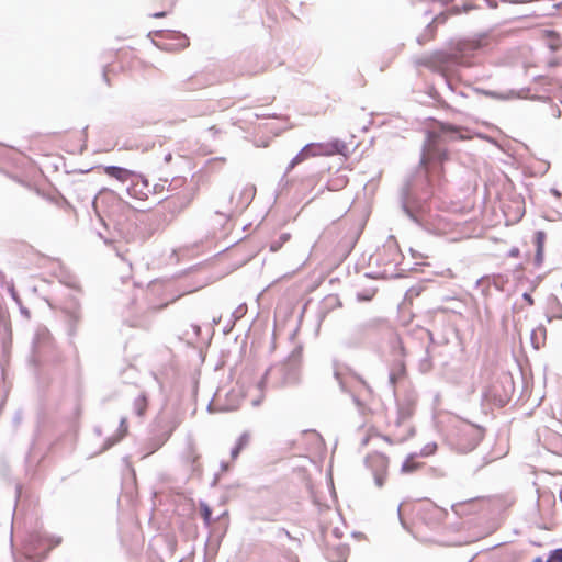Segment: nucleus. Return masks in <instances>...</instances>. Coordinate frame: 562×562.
<instances>
[{
  "instance_id": "obj_1",
  "label": "nucleus",
  "mask_w": 562,
  "mask_h": 562,
  "mask_svg": "<svg viewBox=\"0 0 562 562\" xmlns=\"http://www.w3.org/2000/svg\"><path fill=\"white\" fill-rule=\"evenodd\" d=\"M457 134L456 126L445 123H440V134L428 132L419 165L408 175L401 189L402 210L416 224H422V213L425 212L426 202L443 180V164L449 160L443 136Z\"/></svg>"
},
{
  "instance_id": "obj_2",
  "label": "nucleus",
  "mask_w": 562,
  "mask_h": 562,
  "mask_svg": "<svg viewBox=\"0 0 562 562\" xmlns=\"http://www.w3.org/2000/svg\"><path fill=\"white\" fill-rule=\"evenodd\" d=\"M391 335L392 327L384 317H371L357 323L344 338L342 346L348 349L378 347L382 335Z\"/></svg>"
},
{
  "instance_id": "obj_3",
  "label": "nucleus",
  "mask_w": 562,
  "mask_h": 562,
  "mask_svg": "<svg viewBox=\"0 0 562 562\" xmlns=\"http://www.w3.org/2000/svg\"><path fill=\"white\" fill-rule=\"evenodd\" d=\"M301 357L302 348L295 347L284 361L274 363L266 370L258 382V387L262 391L267 386L279 389L296 384L300 379Z\"/></svg>"
},
{
  "instance_id": "obj_4",
  "label": "nucleus",
  "mask_w": 562,
  "mask_h": 562,
  "mask_svg": "<svg viewBox=\"0 0 562 562\" xmlns=\"http://www.w3.org/2000/svg\"><path fill=\"white\" fill-rule=\"evenodd\" d=\"M417 66H424L435 72L443 76L446 83L451 88L447 79L448 72L456 71L459 67H469L471 64L461 53H448L445 50H436L431 54H426L416 60Z\"/></svg>"
},
{
  "instance_id": "obj_5",
  "label": "nucleus",
  "mask_w": 562,
  "mask_h": 562,
  "mask_svg": "<svg viewBox=\"0 0 562 562\" xmlns=\"http://www.w3.org/2000/svg\"><path fill=\"white\" fill-rule=\"evenodd\" d=\"M178 189H181V191L164 199V201H166L168 212L173 216L179 215L190 206L198 195L200 188L199 183H194L192 186L188 184L187 178L184 177H173L169 182L167 190L173 192Z\"/></svg>"
},
{
  "instance_id": "obj_6",
  "label": "nucleus",
  "mask_w": 562,
  "mask_h": 562,
  "mask_svg": "<svg viewBox=\"0 0 562 562\" xmlns=\"http://www.w3.org/2000/svg\"><path fill=\"white\" fill-rule=\"evenodd\" d=\"M61 542V538H49L41 531L29 533L23 543V560L15 562H42L49 551Z\"/></svg>"
},
{
  "instance_id": "obj_7",
  "label": "nucleus",
  "mask_w": 562,
  "mask_h": 562,
  "mask_svg": "<svg viewBox=\"0 0 562 562\" xmlns=\"http://www.w3.org/2000/svg\"><path fill=\"white\" fill-rule=\"evenodd\" d=\"M484 437V429L471 423H460L448 438L450 447L459 453H468L476 448Z\"/></svg>"
},
{
  "instance_id": "obj_8",
  "label": "nucleus",
  "mask_w": 562,
  "mask_h": 562,
  "mask_svg": "<svg viewBox=\"0 0 562 562\" xmlns=\"http://www.w3.org/2000/svg\"><path fill=\"white\" fill-rule=\"evenodd\" d=\"M333 369H334V378L337 381V383L340 387V391L344 393L350 394L355 405L358 408H361L363 406V403L356 394H353L351 392V390L349 389L348 382H349V378H355L359 382H361L367 389H369L367 383L360 376H358L350 368H348L347 366H342V364L338 363L337 361H334Z\"/></svg>"
},
{
  "instance_id": "obj_9",
  "label": "nucleus",
  "mask_w": 562,
  "mask_h": 562,
  "mask_svg": "<svg viewBox=\"0 0 562 562\" xmlns=\"http://www.w3.org/2000/svg\"><path fill=\"white\" fill-rule=\"evenodd\" d=\"M366 467L371 470L374 483L378 487H382L384 485V480L389 467V459L386 456L374 452L368 454L364 459Z\"/></svg>"
},
{
  "instance_id": "obj_10",
  "label": "nucleus",
  "mask_w": 562,
  "mask_h": 562,
  "mask_svg": "<svg viewBox=\"0 0 562 562\" xmlns=\"http://www.w3.org/2000/svg\"><path fill=\"white\" fill-rule=\"evenodd\" d=\"M52 345L53 342L48 330L45 328L38 330L32 342V355L29 360L30 363L37 367L47 351L52 348Z\"/></svg>"
},
{
  "instance_id": "obj_11",
  "label": "nucleus",
  "mask_w": 562,
  "mask_h": 562,
  "mask_svg": "<svg viewBox=\"0 0 562 562\" xmlns=\"http://www.w3.org/2000/svg\"><path fill=\"white\" fill-rule=\"evenodd\" d=\"M513 389L512 378L505 375L502 381L495 382L491 389L485 392V397L493 400L495 404L504 406L509 401V391Z\"/></svg>"
},
{
  "instance_id": "obj_12",
  "label": "nucleus",
  "mask_w": 562,
  "mask_h": 562,
  "mask_svg": "<svg viewBox=\"0 0 562 562\" xmlns=\"http://www.w3.org/2000/svg\"><path fill=\"white\" fill-rule=\"evenodd\" d=\"M63 310L67 316L68 335L75 336L78 325L82 319L80 303L76 297L71 296L65 302Z\"/></svg>"
},
{
  "instance_id": "obj_13",
  "label": "nucleus",
  "mask_w": 562,
  "mask_h": 562,
  "mask_svg": "<svg viewBox=\"0 0 562 562\" xmlns=\"http://www.w3.org/2000/svg\"><path fill=\"white\" fill-rule=\"evenodd\" d=\"M150 191L151 189L148 180L140 173H138L136 178L131 182V186L126 188V192L131 198L140 201L147 199Z\"/></svg>"
},
{
  "instance_id": "obj_14",
  "label": "nucleus",
  "mask_w": 562,
  "mask_h": 562,
  "mask_svg": "<svg viewBox=\"0 0 562 562\" xmlns=\"http://www.w3.org/2000/svg\"><path fill=\"white\" fill-rule=\"evenodd\" d=\"M110 202L111 203L121 202L120 196L113 190H110V189H102L99 192V194L94 196V199L92 201V206L105 229H108V225L104 222V218L101 216L99 207H100V204H105V203H110Z\"/></svg>"
},
{
  "instance_id": "obj_15",
  "label": "nucleus",
  "mask_w": 562,
  "mask_h": 562,
  "mask_svg": "<svg viewBox=\"0 0 562 562\" xmlns=\"http://www.w3.org/2000/svg\"><path fill=\"white\" fill-rule=\"evenodd\" d=\"M321 145L318 143L306 144L290 161L286 172H290L296 165L303 162L308 157L321 156L318 153Z\"/></svg>"
},
{
  "instance_id": "obj_16",
  "label": "nucleus",
  "mask_w": 562,
  "mask_h": 562,
  "mask_svg": "<svg viewBox=\"0 0 562 562\" xmlns=\"http://www.w3.org/2000/svg\"><path fill=\"white\" fill-rule=\"evenodd\" d=\"M446 22V15L443 13L438 14L432 19L431 22H429L424 32L417 36V43L419 45H425L429 41H431L435 37L436 31H437V24L438 23H445Z\"/></svg>"
},
{
  "instance_id": "obj_17",
  "label": "nucleus",
  "mask_w": 562,
  "mask_h": 562,
  "mask_svg": "<svg viewBox=\"0 0 562 562\" xmlns=\"http://www.w3.org/2000/svg\"><path fill=\"white\" fill-rule=\"evenodd\" d=\"M105 173L121 182L133 181L138 175L135 171L120 167V166H106L104 168Z\"/></svg>"
},
{
  "instance_id": "obj_18",
  "label": "nucleus",
  "mask_w": 562,
  "mask_h": 562,
  "mask_svg": "<svg viewBox=\"0 0 562 562\" xmlns=\"http://www.w3.org/2000/svg\"><path fill=\"white\" fill-rule=\"evenodd\" d=\"M406 368L403 359H394L389 373V385L394 391L396 383L405 375Z\"/></svg>"
},
{
  "instance_id": "obj_19",
  "label": "nucleus",
  "mask_w": 562,
  "mask_h": 562,
  "mask_svg": "<svg viewBox=\"0 0 562 562\" xmlns=\"http://www.w3.org/2000/svg\"><path fill=\"white\" fill-rule=\"evenodd\" d=\"M383 251L387 254V259H385L387 263H398L401 258V250L396 239L393 236H390L387 241L383 245Z\"/></svg>"
},
{
  "instance_id": "obj_20",
  "label": "nucleus",
  "mask_w": 562,
  "mask_h": 562,
  "mask_svg": "<svg viewBox=\"0 0 562 562\" xmlns=\"http://www.w3.org/2000/svg\"><path fill=\"white\" fill-rule=\"evenodd\" d=\"M349 554V546L346 543H339L333 548H328L326 558L330 562H346Z\"/></svg>"
},
{
  "instance_id": "obj_21",
  "label": "nucleus",
  "mask_w": 562,
  "mask_h": 562,
  "mask_svg": "<svg viewBox=\"0 0 562 562\" xmlns=\"http://www.w3.org/2000/svg\"><path fill=\"white\" fill-rule=\"evenodd\" d=\"M381 339H387L395 359L404 358L405 348L403 346L402 339L394 333L393 329L391 335H382Z\"/></svg>"
},
{
  "instance_id": "obj_22",
  "label": "nucleus",
  "mask_w": 562,
  "mask_h": 562,
  "mask_svg": "<svg viewBox=\"0 0 562 562\" xmlns=\"http://www.w3.org/2000/svg\"><path fill=\"white\" fill-rule=\"evenodd\" d=\"M321 145L318 153L322 155L342 154L347 148L346 144L340 139H334L329 143H318Z\"/></svg>"
},
{
  "instance_id": "obj_23",
  "label": "nucleus",
  "mask_w": 562,
  "mask_h": 562,
  "mask_svg": "<svg viewBox=\"0 0 562 562\" xmlns=\"http://www.w3.org/2000/svg\"><path fill=\"white\" fill-rule=\"evenodd\" d=\"M533 241L536 245L535 265L539 267L543 261L546 233L543 231H537L535 233Z\"/></svg>"
},
{
  "instance_id": "obj_24",
  "label": "nucleus",
  "mask_w": 562,
  "mask_h": 562,
  "mask_svg": "<svg viewBox=\"0 0 562 562\" xmlns=\"http://www.w3.org/2000/svg\"><path fill=\"white\" fill-rule=\"evenodd\" d=\"M148 406V397L145 392H142L133 402V412L136 416L143 417Z\"/></svg>"
},
{
  "instance_id": "obj_25",
  "label": "nucleus",
  "mask_w": 562,
  "mask_h": 562,
  "mask_svg": "<svg viewBox=\"0 0 562 562\" xmlns=\"http://www.w3.org/2000/svg\"><path fill=\"white\" fill-rule=\"evenodd\" d=\"M250 435L248 432H243L236 440L234 447L231 449L232 459H236L239 453L249 445Z\"/></svg>"
},
{
  "instance_id": "obj_26",
  "label": "nucleus",
  "mask_w": 562,
  "mask_h": 562,
  "mask_svg": "<svg viewBox=\"0 0 562 562\" xmlns=\"http://www.w3.org/2000/svg\"><path fill=\"white\" fill-rule=\"evenodd\" d=\"M544 36L547 40L548 48L552 53L558 52L561 47V40H560L559 34L553 30H547V31H544Z\"/></svg>"
},
{
  "instance_id": "obj_27",
  "label": "nucleus",
  "mask_w": 562,
  "mask_h": 562,
  "mask_svg": "<svg viewBox=\"0 0 562 562\" xmlns=\"http://www.w3.org/2000/svg\"><path fill=\"white\" fill-rule=\"evenodd\" d=\"M476 91L482 93V94H485V95H487L490 98L497 99V100H508V99H514V98H519L520 97V93L515 91V90H508L506 93H499V92H496V91L480 90V89H476Z\"/></svg>"
},
{
  "instance_id": "obj_28",
  "label": "nucleus",
  "mask_w": 562,
  "mask_h": 562,
  "mask_svg": "<svg viewBox=\"0 0 562 562\" xmlns=\"http://www.w3.org/2000/svg\"><path fill=\"white\" fill-rule=\"evenodd\" d=\"M119 432H120L119 437L109 438L106 440L105 449H109L110 447L114 446L127 432V423H126L125 417L121 418V420H120Z\"/></svg>"
},
{
  "instance_id": "obj_29",
  "label": "nucleus",
  "mask_w": 562,
  "mask_h": 562,
  "mask_svg": "<svg viewBox=\"0 0 562 562\" xmlns=\"http://www.w3.org/2000/svg\"><path fill=\"white\" fill-rule=\"evenodd\" d=\"M291 235L289 233H282L277 239L270 243V250L276 252L282 248V246L289 241Z\"/></svg>"
},
{
  "instance_id": "obj_30",
  "label": "nucleus",
  "mask_w": 562,
  "mask_h": 562,
  "mask_svg": "<svg viewBox=\"0 0 562 562\" xmlns=\"http://www.w3.org/2000/svg\"><path fill=\"white\" fill-rule=\"evenodd\" d=\"M431 368H432L431 357H430L429 350L426 349L425 357L419 360L418 369L422 373H427L431 370Z\"/></svg>"
},
{
  "instance_id": "obj_31",
  "label": "nucleus",
  "mask_w": 562,
  "mask_h": 562,
  "mask_svg": "<svg viewBox=\"0 0 562 562\" xmlns=\"http://www.w3.org/2000/svg\"><path fill=\"white\" fill-rule=\"evenodd\" d=\"M200 510L201 516L203 518V522L206 527L212 524V509L211 507L203 501L200 502Z\"/></svg>"
},
{
  "instance_id": "obj_32",
  "label": "nucleus",
  "mask_w": 562,
  "mask_h": 562,
  "mask_svg": "<svg viewBox=\"0 0 562 562\" xmlns=\"http://www.w3.org/2000/svg\"><path fill=\"white\" fill-rule=\"evenodd\" d=\"M7 291L10 294L11 299L18 304L21 305V297L19 296L13 281L8 282L7 284Z\"/></svg>"
},
{
  "instance_id": "obj_33",
  "label": "nucleus",
  "mask_w": 562,
  "mask_h": 562,
  "mask_svg": "<svg viewBox=\"0 0 562 562\" xmlns=\"http://www.w3.org/2000/svg\"><path fill=\"white\" fill-rule=\"evenodd\" d=\"M415 454L409 456L402 464V472L409 473L416 469V463L413 462Z\"/></svg>"
},
{
  "instance_id": "obj_34",
  "label": "nucleus",
  "mask_w": 562,
  "mask_h": 562,
  "mask_svg": "<svg viewBox=\"0 0 562 562\" xmlns=\"http://www.w3.org/2000/svg\"><path fill=\"white\" fill-rule=\"evenodd\" d=\"M436 450H437V445L435 442H429L420 449L419 456L429 457V456L434 454L436 452Z\"/></svg>"
},
{
  "instance_id": "obj_35",
  "label": "nucleus",
  "mask_w": 562,
  "mask_h": 562,
  "mask_svg": "<svg viewBox=\"0 0 562 562\" xmlns=\"http://www.w3.org/2000/svg\"><path fill=\"white\" fill-rule=\"evenodd\" d=\"M547 562H562V548L551 550L548 554Z\"/></svg>"
},
{
  "instance_id": "obj_36",
  "label": "nucleus",
  "mask_w": 562,
  "mask_h": 562,
  "mask_svg": "<svg viewBox=\"0 0 562 562\" xmlns=\"http://www.w3.org/2000/svg\"><path fill=\"white\" fill-rule=\"evenodd\" d=\"M550 306L557 317H562V304L557 296L551 300Z\"/></svg>"
},
{
  "instance_id": "obj_37",
  "label": "nucleus",
  "mask_w": 562,
  "mask_h": 562,
  "mask_svg": "<svg viewBox=\"0 0 562 562\" xmlns=\"http://www.w3.org/2000/svg\"><path fill=\"white\" fill-rule=\"evenodd\" d=\"M247 312V306L246 304H240L239 306H237L234 312L232 313V317L234 318V323L237 321V319H240Z\"/></svg>"
},
{
  "instance_id": "obj_38",
  "label": "nucleus",
  "mask_w": 562,
  "mask_h": 562,
  "mask_svg": "<svg viewBox=\"0 0 562 562\" xmlns=\"http://www.w3.org/2000/svg\"><path fill=\"white\" fill-rule=\"evenodd\" d=\"M151 191L150 193H161L165 190L164 183H156L153 187H150Z\"/></svg>"
},
{
  "instance_id": "obj_39",
  "label": "nucleus",
  "mask_w": 562,
  "mask_h": 562,
  "mask_svg": "<svg viewBox=\"0 0 562 562\" xmlns=\"http://www.w3.org/2000/svg\"><path fill=\"white\" fill-rule=\"evenodd\" d=\"M522 299H524V301H526L528 303V305H533V303H535L531 294L528 292H525L522 294Z\"/></svg>"
},
{
  "instance_id": "obj_40",
  "label": "nucleus",
  "mask_w": 562,
  "mask_h": 562,
  "mask_svg": "<svg viewBox=\"0 0 562 562\" xmlns=\"http://www.w3.org/2000/svg\"><path fill=\"white\" fill-rule=\"evenodd\" d=\"M98 234L104 240L105 244H111L113 241V238L104 236L103 233L99 232Z\"/></svg>"
},
{
  "instance_id": "obj_41",
  "label": "nucleus",
  "mask_w": 562,
  "mask_h": 562,
  "mask_svg": "<svg viewBox=\"0 0 562 562\" xmlns=\"http://www.w3.org/2000/svg\"><path fill=\"white\" fill-rule=\"evenodd\" d=\"M519 255V249L514 247L509 250L508 256L509 257H517Z\"/></svg>"
},
{
  "instance_id": "obj_42",
  "label": "nucleus",
  "mask_w": 562,
  "mask_h": 562,
  "mask_svg": "<svg viewBox=\"0 0 562 562\" xmlns=\"http://www.w3.org/2000/svg\"><path fill=\"white\" fill-rule=\"evenodd\" d=\"M7 283H8L7 277H5L4 272L0 270V284L3 286Z\"/></svg>"
},
{
  "instance_id": "obj_43",
  "label": "nucleus",
  "mask_w": 562,
  "mask_h": 562,
  "mask_svg": "<svg viewBox=\"0 0 562 562\" xmlns=\"http://www.w3.org/2000/svg\"><path fill=\"white\" fill-rule=\"evenodd\" d=\"M192 326V329L194 331V335L195 337H199L200 336V331H201V327L199 325H191Z\"/></svg>"
},
{
  "instance_id": "obj_44",
  "label": "nucleus",
  "mask_w": 562,
  "mask_h": 562,
  "mask_svg": "<svg viewBox=\"0 0 562 562\" xmlns=\"http://www.w3.org/2000/svg\"><path fill=\"white\" fill-rule=\"evenodd\" d=\"M550 192H551V194H553L555 198H561V192H560L558 189H555V188H551V189H550Z\"/></svg>"
},
{
  "instance_id": "obj_45",
  "label": "nucleus",
  "mask_w": 562,
  "mask_h": 562,
  "mask_svg": "<svg viewBox=\"0 0 562 562\" xmlns=\"http://www.w3.org/2000/svg\"><path fill=\"white\" fill-rule=\"evenodd\" d=\"M166 14H167L166 11H159V12L154 13L151 16L153 18H164V16H166Z\"/></svg>"
},
{
  "instance_id": "obj_46",
  "label": "nucleus",
  "mask_w": 562,
  "mask_h": 562,
  "mask_svg": "<svg viewBox=\"0 0 562 562\" xmlns=\"http://www.w3.org/2000/svg\"><path fill=\"white\" fill-rule=\"evenodd\" d=\"M172 160V154L171 153H168L164 156V161L166 164H169L170 161Z\"/></svg>"
},
{
  "instance_id": "obj_47",
  "label": "nucleus",
  "mask_w": 562,
  "mask_h": 562,
  "mask_svg": "<svg viewBox=\"0 0 562 562\" xmlns=\"http://www.w3.org/2000/svg\"><path fill=\"white\" fill-rule=\"evenodd\" d=\"M20 306V311L22 314L26 315L27 317L30 316V312L26 307H24L22 304L19 305Z\"/></svg>"
},
{
  "instance_id": "obj_48",
  "label": "nucleus",
  "mask_w": 562,
  "mask_h": 562,
  "mask_svg": "<svg viewBox=\"0 0 562 562\" xmlns=\"http://www.w3.org/2000/svg\"><path fill=\"white\" fill-rule=\"evenodd\" d=\"M487 4H488V7H490V8H492V9H496V8H497V3H496V1L488 0V1H487Z\"/></svg>"
},
{
  "instance_id": "obj_49",
  "label": "nucleus",
  "mask_w": 562,
  "mask_h": 562,
  "mask_svg": "<svg viewBox=\"0 0 562 562\" xmlns=\"http://www.w3.org/2000/svg\"><path fill=\"white\" fill-rule=\"evenodd\" d=\"M180 38H181V41L183 42V43L181 44V46H186V45L188 44V40H187V37H186L183 34H181V35H180Z\"/></svg>"
},
{
  "instance_id": "obj_50",
  "label": "nucleus",
  "mask_w": 562,
  "mask_h": 562,
  "mask_svg": "<svg viewBox=\"0 0 562 562\" xmlns=\"http://www.w3.org/2000/svg\"><path fill=\"white\" fill-rule=\"evenodd\" d=\"M212 161H225V158L224 157H216V158H213V159L209 160V162H212Z\"/></svg>"
},
{
  "instance_id": "obj_51",
  "label": "nucleus",
  "mask_w": 562,
  "mask_h": 562,
  "mask_svg": "<svg viewBox=\"0 0 562 562\" xmlns=\"http://www.w3.org/2000/svg\"><path fill=\"white\" fill-rule=\"evenodd\" d=\"M557 65H558V60H557V59H551V60L549 61V66H550V67H555Z\"/></svg>"
},
{
  "instance_id": "obj_52",
  "label": "nucleus",
  "mask_w": 562,
  "mask_h": 562,
  "mask_svg": "<svg viewBox=\"0 0 562 562\" xmlns=\"http://www.w3.org/2000/svg\"><path fill=\"white\" fill-rule=\"evenodd\" d=\"M531 562H547V560L544 561L541 557H537Z\"/></svg>"
},
{
  "instance_id": "obj_53",
  "label": "nucleus",
  "mask_w": 562,
  "mask_h": 562,
  "mask_svg": "<svg viewBox=\"0 0 562 562\" xmlns=\"http://www.w3.org/2000/svg\"><path fill=\"white\" fill-rule=\"evenodd\" d=\"M102 76H103L104 81L109 83V79H108V75H106L105 70H103V75Z\"/></svg>"
},
{
  "instance_id": "obj_54",
  "label": "nucleus",
  "mask_w": 562,
  "mask_h": 562,
  "mask_svg": "<svg viewBox=\"0 0 562 562\" xmlns=\"http://www.w3.org/2000/svg\"><path fill=\"white\" fill-rule=\"evenodd\" d=\"M10 543H11V547H13V531L11 530V535H10Z\"/></svg>"
},
{
  "instance_id": "obj_55",
  "label": "nucleus",
  "mask_w": 562,
  "mask_h": 562,
  "mask_svg": "<svg viewBox=\"0 0 562 562\" xmlns=\"http://www.w3.org/2000/svg\"><path fill=\"white\" fill-rule=\"evenodd\" d=\"M221 467H222V469H223V470H226L228 465H227V463L222 462V463H221Z\"/></svg>"
},
{
  "instance_id": "obj_56",
  "label": "nucleus",
  "mask_w": 562,
  "mask_h": 562,
  "mask_svg": "<svg viewBox=\"0 0 562 562\" xmlns=\"http://www.w3.org/2000/svg\"><path fill=\"white\" fill-rule=\"evenodd\" d=\"M220 319H221V317H218V318H213V324H215V325H216V324H218Z\"/></svg>"
},
{
  "instance_id": "obj_57",
  "label": "nucleus",
  "mask_w": 562,
  "mask_h": 562,
  "mask_svg": "<svg viewBox=\"0 0 562 562\" xmlns=\"http://www.w3.org/2000/svg\"><path fill=\"white\" fill-rule=\"evenodd\" d=\"M207 411H209V412H212V401H211V402L209 403V405H207Z\"/></svg>"
},
{
  "instance_id": "obj_58",
  "label": "nucleus",
  "mask_w": 562,
  "mask_h": 562,
  "mask_svg": "<svg viewBox=\"0 0 562 562\" xmlns=\"http://www.w3.org/2000/svg\"><path fill=\"white\" fill-rule=\"evenodd\" d=\"M453 0H443V4L447 5L449 3H451Z\"/></svg>"
},
{
  "instance_id": "obj_59",
  "label": "nucleus",
  "mask_w": 562,
  "mask_h": 562,
  "mask_svg": "<svg viewBox=\"0 0 562 562\" xmlns=\"http://www.w3.org/2000/svg\"><path fill=\"white\" fill-rule=\"evenodd\" d=\"M400 416H401V418H404V417L408 416V414H404L403 412H400Z\"/></svg>"
},
{
  "instance_id": "obj_60",
  "label": "nucleus",
  "mask_w": 562,
  "mask_h": 562,
  "mask_svg": "<svg viewBox=\"0 0 562 562\" xmlns=\"http://www.w3.org/2000/svg\"><path fill=\"white\" fill-rule=\"evenodd\" d=\"M155 380L157 381L159 387L161 389L162 387V384L157 380V376L155 375Z\"/></svg>"
},
{
  "instance_id": "obj_61",
  "label": "nucleus",
  "mask_w": 562,
  "mask_h": 562,
  "mask_svg": "<svg viewBox=\"0 0 562 562\" xmlns=\"http://www.w3.org/2000/svg\"><path fill=\"white\" fill-rule=\"evenodd\" d=\"M259 403H260V400H256V401H254V403H252V404H254V405H258Z\"/></svg>"
},
{
  "instance_id": "obj_62",
  "label": "nucleus",
  "mask_w": 562,
  "mask_h": 562,
  "mask_svg": "<svg viewBox=\"0 0 562 562\" xmlns=\"http://www.w3.org/2000/svg\"><path fill=\"white\" fill-rule=\"evenodd\" d=\"M217 482V475L214 477L213 485Z\"/></svg>"
},
{
  "instance_id": "obj_63",
  "label": "nucleus",
  "mask_w": 562,
  "mask_h": 562,
  "mask_svg": "<svg viewBox=\"0 0 562 562\" xmlns=\"http://www.w3.org/2000/svg\"><path fill=\"white\" fill-rule=\"evenodd\" d=\"M560 115H561V111H560V110H558V112H557V116L559 117Z\"/></svg>"
}]
</instances>
